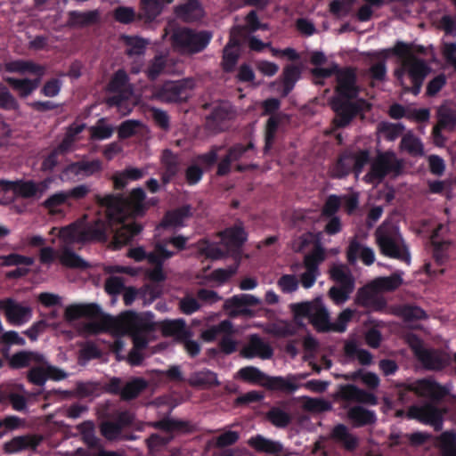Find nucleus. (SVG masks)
Returning a JSON list of instances; mask_svg holds the SVG:
<instances>
[{
	"label": "nucleus",
	"instance_id": "8",
	"mask_svg": "<svg viewBox=\"0 0 456 456\" xmlns=\"http://www.w3.org/2000/svg\"><path fill=\"white\" fill-rule=\"evenodd\" d=\"M375 237L382 255L407 265L411 263L408 247L395 225L391 223H383L376 230Z\"/></svg>",
	"mask_w": 456,
	"mask_h": 456
},
{
	"label": "nucleus",
	"instance_id": "25",
	"mask_svg": "<svg viewBox=\"0 0 456 456\" xmlns=\"http://www.w3.org/2000/svg\"><path fill=\"white\" fill-rule=\"evenodd\" d=\"M346 258L350 265L355 264L360 258L365 265H371L375 261V254L372 248L362 246L354 238L347 247Z\"/></svg>",
	"mask_w": 456,
	"mask_h": 456
},
{
	"label": "nucleus",
	"instance_id": "55",
	"mask_svg": "<svg viewBox=\"0 0 456 456\" xmlns=\"http://www.w3.org/2000/svg\"><path fill=\"white\" fill-rule=\"evenodd\" d=\"M167 65V58L162 54L156 55L149 63L145 74L147 77L154 81L156 80L163 72L164 69Z\"/></svg>",
	"mask_w": 456,
	"mask_h": 456
},
{
	"label": "nucleus",
	"instance_id": "38",
	"mask_svg": "<svg viewBox=\"0 0 456 456\" xmlns=\"http://www.w3.org/2000/svg\"><path fill=\"white\" fill-rule=\"evenodd\" d=\"M437 124L444 130L453 131L456 127V105L444 102L437 109Z\"/></svg>",
	"mask_w": 456,
	"mask_h": 456
},
{
	"label": "nucleus",
	"instance_id": "58",
	"mask_svg": "<svg viewBox=\"0 0 456 456\" xmlns=\"http://www.w3.org/2000/svg\"><path fill=\"white\" fill-rule=\"evenodd\" d=\"M267 419L277 428H286L291 422L290 415L279 407H273L267 413Z\"/></svg>",
	"mask_w": 456,
	"mask_h": 456
},
{
	"label": "nucleus",
	"instance_id": "57",
	"mask_svg": "<svg viewBox=\"0 0 456 456\" xmlns=\"http://www.w3.org/2000/svg\"><path fill=\"white\" fill-rule=\"evenodd\" d=\"M65 204L69 205L68 195L65 191H57L49 196L42 204L50 213H55L59 207Z\"/></svg>",
	"mask_w": 456,
	"mask_h": 456
},
{
	"label": "nucleus",
	"instance_id": "7",
	"mask_svg": "<svg viewBox=\"0 0 456 456\" xmlns=\"http://www.w3.org/2000/svg\"><path fill=\"white\" fill-rule=\"evenodd\" d=\"M395 387L397 399L402 404L411 402L414 395L432 402H441L450 394L447 386H443L431 379H417L412 383H398Z\"/></svg>",
	"mask_w": 456,
	"mask_h": 456
},
{
	"label": "nucleus",
	"instance_id": "10",
	"mask_svg": "<svg viewBox=\"0 0 456 456\" xmlns=\"http://www.w3.org/2000/svg\"><path fill=\"white\" fill-rule=\"evenodd\" d=\"M410 346L414 355L426 370H442L450 365L452 362L448 353L439 349L425 348L422 346V341L415 335L412 337Z\"/></svg>",
	"mask_w": 456,
	"mask_h": 456
},
{
	"label": "nucleus",
	"instance_id": "26",
	"mask_svg": "<svg viewBox=\"0 0 456 456\" xmlns=\"http://www.w3.org/2000/svg\"><path fill=\"white\" fill-rule=\"evenodd\" d=\"M4 70L19 75H45V67L31 60H14L4 64Z\"/></svg>",
	"mask_w": 456,
	"mask_h": 456
},
{
	"label": "nucleus",
	"instance_id": "54",
	"mask_svg": "<svg viewBox=\"0 0 456 456\" xmlns=\"http://www.w3.org/2000/svg\"><path fill=\"white\" fill-rule=\"evenodd\" d=\"M60 261L61 265L69 268L86 269L89 266L80 256L69 248L63 250Z\"/></svg>",
	"mask_w": 456,
	"mask_h": 456
},
{
	"label": "nucleus",
	"instance_id": "22",
	"mask_svg": "<svg viewBox=\"0 0 456 456\" xmlns=\"http://www.w3.org/2000/svg\"><path fill=\"white\" fill-rule=\"evenodd\" d=\"M3 310L9 323L20 326L29 321L32 309L29 306L21 305L12 297L4 299Z\"/></svg>",
	"mask_w": 456,
	"mask_h": 456
},
{
	"label": "nucleus",
	"instance_id": "63",
	"mask_svg": "<svg viewBox=\"0 0 456 456\" xmlns=\"http://www.w3.org/2000/svg\"><path fill=\"white\" fill-rule=\"evenodd\" d=\"M89 131L90 138L96 141L109 139L113 134L112 126L104 125L103 118L99 119L95 126L89 128Z\"/></svg>",
	"mask_w": 456,
	"mask_h": 456
},
{
	"label": "nucleus",
	"instance_id": "2",
	"mask_svg": "<svg viewBox=\"0 0 456 456\" xmlns=\"http://www.w3.org/2000/svg\"><path fill=\"white\" fill-rule=\"evenodd\" d=\"M336 95L330 99V104L336 114L333 119L334 125L338 128H343L365 109H368L369 103L364 99H357L353 102L360 93L354 68H340L336 76Z\"/></svg>",
	"mask_w": 456,
	"mask_h": 456
},
{
	"label": "nucleus",
	"instance_id": "53",
	"mask_svg": "<svg viewBox=\"0 0 456 456\" xmlns=\"http://www.w3.org/2000/svg\"><path fill=\"white\" fill-rule=\"evenodd\" d=\"M239 375L244 381L252 384H260L266 381L268 375L262 372L259 369L254 366L243 367L239 370Z\"/></svg>",
	"mask_w": 456,
	"mask_h": 456
},
{
	"label": "nucleus",
	"instance_id": "27",
	"mask_svg": "<svg viewBox=\"0 0 456 456\" xmlns=\"http://www.w3.org/2000/svg\"><path fill=\"white\" fill-rule=\"evenodd\" d=\"M346 416L354 428L372 426L378 420L374 411L364 408L362 405H354L349 408Z\"/></svg>",
	"mask_w": 456,
	"mask_h": 456
},
{
	"label": "nucleus",
	"instance_id": "39",
	"mask_svg": "<svg viewBox=\"0 0 456 456\" xmlns=\"http://www.w3.org/2000/svg\"><path fill=\"white\" fill-rule=\"evenodd\" d=\"M151 427L167 433H191L192 431V425L189 421L174 419L168 417L151 423Z\"/></svg>",
	"mask_w": 456,
	"mask_h": 456
},
{
	"label": "nucleus",
	"instance_id": "36",
	"mask_svg": "<svg viewBox=\"0 0 456 456\" xmlns=\"http://www.w3.org/2000/svg\"><path fill=\"white\" fill-rule=\"evenodd\" d=\"M188 381L191 387L199 388H210L220 385L216 373L208 369L191 373Z\"/></svg>",
	"mask_w": 456,
	"mask_h": 456
},
{
	"label": "nucleus",
	"instance_id": "23",
	"mask_svg": "<svg viewBox=\"0 0 456 456\" xmlns=\"http://www.w3.org/2000/svg\"><path fill=\"white\" fill-rule=\"evenodd\" d=\"M240 29L234 28L232 30L229 41L223 51L222 67L225 72L233 71L238 60L239 52L235 48L240 46Z\"/></svg>",
	"mask_w": 456,
	"mask_h": 456
},
{
	"label": "nucleus",
	"instance_id": "62",
	"mask_svg": "<svg viewBox=\"0 0 456 456\" xmlns=\"http://www.w3.org/2000/svg\"><path fill=\"white\" fill-rule=\"evenodd\" d=\"M161 163L165 171L178 174L179 172V158L171 150L165 149L161 154Z\"/></svg>",
	"mask_w": 456,
	"mask_h": 456
},
{
	"label": "nucleus",
	"instance_id": "37",
	"mask_svg": "<svg viewBox=\"0 0 456 456\" xmlns=\"http://www.w3.org/2000/svg\"><path fill=\"white\" fill-rule=\"evenodd\" d=\"M295 379L294 376H288L287 378L281 376H268L266 381L263 383V387L268 390L290 394L298 388V385L295 382Z\"/></svg>",
	"mask_w": 456,
	"mask_h": 456
},
{
	"label": "nucleus",
	"instance_id": "11",
	"mask_svg": "<svg viewBox=\"0 0 456 456\" xmlns=\"http://www.w3.org/2000/svg\"><path fill=\"white\" fill-rule=\"evenodd\" d=\"M50 179H45L39 183H36L32 180L28 181H1L0 182V191L4 193L12 192V196L10 201L14 200V195L20 196L24 199H40L43 194L48 190Z\"/></svg>",
	"mask_w": 456,
	"mask_h": 456
},
{
	"label": "nucleus",
	"instance_id": "40",
	"mask_svg": "<svg viewBox=\"0 0 456 456\" xmlns=\"http://www.w3.org/2000/svg\"><path fill=\"white\" fill-rule=\"evenodd\" d=\"M38 441L31 436H19L6 442L4 445V452L7 453H16L27 449H36Z\"/></svg>",
	"mask_w": 456,
	"mask_h": 456
},
{
	"label": "nucleus",
	"instance_id": "12",
	"mask_svg": "<svg viewBox=\"0 0 456 456\" xmlns=\"http://www.w3.org/2000/svg\"><path fill=\"white\" fill-rule=\"evenodd\" d=\"M331 279L338 283L329 290V297L336 304L346 302L354 289V279L350 271L344 265H334L330 269Z\"/></svg>",
	"mask_w": 456,
	"mask_h": 456
},
{
	"label": "nucleus",
	"instance_id": "34",
	"mask_svg": "<svg viewBox=\"0 0 456 456\" xmlns=\"http://www.w3.org/2000/svg\"><path fill=\"white\" fill-rule=\"evenodd\" d=\"M302 74L301 64H287L282 70V96H287L295 87Z\"/></svg>",
	"mask_w": 456,
	"mask_h": 456
},
{
	"label": "nucleus",
	"instance_id": "28",
	"mask_svg": "<svg viewBox=\"0 0 456 456\" xmlns=\"http://www.w3.org/2000/svg\"><path fill=\"white\" fill-rule=\"evenodd\" d=\"M177 17L184 21H197L203 18L204 9L199 0L185 1L175 8Z\"/></svg>",
	"mask_w": 456,
	"mask_h": 456
},
{
	"label": "nucleus",
	"instance_id": "48",
	"mask_svg": "<svg viewBox=\"0 0 456 456\" xmlns=\"http://www.w3.org/2000/svg\"><path fill=\"white\" fill-rule=\"evenodd\" d=\"M77 430L80 433L83 442L89 448H97L99 439L95 436V425L92 420H86L77 426Z\"/></svg>",
	"mask_w": 456,
	"mask_h": 456
},
{
	"label": "nucleus",
	"instance_id": "29",
	"mask_svg": "<svg viewBox=\"0 0 456 456\" xmlns=\"http://www.w3.org/2000/svg\"><path fill=\"white\" fill-rule=\"evenodd\" d=\"M192 215L191 206L183 205L167 211L160 222V226L163 228L183 226L184 220L191 217Z\"/></svg>",
	"mask_w": 456,
	"mask_h": 456
},
{
	"label": "nucleus",
	"instance_id": "64",
	"mask_svg": "<svg viewBox=\"0 0 456 456\" xmlns=\"http://www.w3.org/2000/svg\"><path fill=\"white\" fill-rule=\"evenodd\" d=\"M129 80L128 75L124 69L117 70L108 84V89L112 93H120L126 87Z\"/></svg>",
	"mask_w": 456,
	"mask_h": 456
},
{
	"label": "nucleus",
	"instance_id": "46",
	"mask_svg": "<svg viewBox=\"0 0 456 456\" xmlns=\"http://www.w3.org/2000/svg\"><path fill=\"white\" fill-rule=\"evenodd\" d=\"M148 382L142 378H134L126 382L122 387L121 398L123 400H133L136 398L146 387Z\"/></svg>",
	"mask_w": 456,
	"mask_h": 456
},
{
	"label": "nucleus",
	"instance_id": "3",
	"mask_svg": "<svg viewBox=\"0 0 456 456\" xmlns=\"http://www.w3.org/2000/svg\"><path fill=\"white\" fill-rule=\"evenodd\" d=\"M412 51V44L400 40L396 41L394 47L387 49V52L402 60L401 66L395 70V77L403 91L418 95L430 69L423 60L414 56Z\"/></svg>",
	"mask_w": 456,
	"mask_h": 456
},
{
	"label": "nucleus",
	"instance_id": "16",
	"mask_svg": "<svg viewBox=\"0 0 456 456\" xmlns=\"http://www.w3.org/2000/svg\"><path fill=\"white\" fill-rule=\"evenodd\" d=\"M175 255V251L166 248L165 243H156L154 249L149 253V264L152 269L147 271L146 275L152 282H163L167 275L163 270L164 263Z\"/></svg>",
	"mask_w": 456,
	"mask_h": 456
},
{
	"label": "nucleus",
	"instance_id": "41",
	"mask_svg": "<svg viewBox=\"0 0 456 456\" xmlns=\"http://www.w3.org/2000/svg\"><path fill=\"white\" fill-rule=\"evenodd\" d=\"M145 175V172L138 167H126L122 172H118L113 175L112 180L114 183V189L118 191L123 190L127 181H137L142 179Z\"/></svg>",
	"mask_w": 456,
	"mask_h": 456
},
{
	"label": "nucleus",
	"instance_id": "49",
	"mask_svg": "<svg viewBox=\"0 0 456 456\" xmlns=\"http://www.w3.org/2000/svg\"><path fill=\"white\" fill-rule=\"evenodd\" d=\"M123 42L126 46V53L128 56L143 54L148 44L143 38L134 36H123Z\"/></svg>",
	"mask_w": 456,
	"mask_h": 456
},
{
	"label": "nucleus",
	"instance_id": "52",
	"mask_svg": "<svg viewBox=\"0 0 456 456\" xmlns=\"http://www.w3.org/2000/svg\"><path fill=\"white\" fill-rule=\"evenodd\" d=\"M34 264V258L31 256H27L23 255H20L18 253H11L9 255H2L0 256V266L2 267H9V266H31Z\"/></svg>",
	"mask_w": 456,
	"mask_h": 456
},
{
	"label": "nucleus",
	"instance_id": "32",
	"mask_svg": "<svg viewBox=\"0 0 456 456\" xmlns=\"http://www.w3.org/2000/svg\"><path fill=\"white\" fill-rule=\"evenodd\" d=\"M174 0H140V10L137 14L140 20L147 22L154 20L161 12L165 4Z\"/></svg>",
	"mask_w": 456,
	"mask_h": 456
},
{
	"label": "nucleus",
	"instance_id": "42",
	"mask_svg": "<svg viewBox=\"0 0 456 456\" xmlns=\"http://www.w3.org/2000/svg\"><path fill=\"white\" fill-rule=\"evenodd\" d=\"M159 329L164 337L185 338L188 335L186 323L183 319L165 320L159 323Z\"/></svg>",
	"mask_w": 456,
	"mask_h": 456
},
{
	"label": "nucleus",
	"instance_id": "24",
	"mask_svg": "<svg viewBox=\"0 0 456 456\" xmlns=\"http://www.w3.org/2000/svg\"><path fill=\"white\" fill-rule=\"evenodd\" d=\"M102 314L99 305L90 304H72L68 305L64 311V318L68 322H73L79 318L96 319Z\"/></svg>",
	"mask_w": 456,
	"mask_h": 456
},
{
	"label": "nucleus",
	"instance_id": "5",
	"mask_svg": "<svg viewBox=\"0 0 456 456\" xmlns=\"http://www.w3.org/2000/svg\"><path fill=\"white\" fill-rule=\"evenodd\" d=\"M146 194L143 189H133L127 196L122 193L108 194L98 199V202L114 216L118 224H137L129 217H137L144 215L147 210L145 205Z\"/></svg>",
	"mask_w": 456,
	"mask_h": 456
},
{
	"label": "nucleus",
	"instance_id": "45",
	"mask_svg": "<svg viewBox=\"0 0 456 456\" xmlns=\"http://www.w3.org/2000/svg\"><path fill=\"white\" fill-rule=\"evenodd\" d=\"M325 260V250L320 245L314 246V249L305 256L304 266L306 271L321 274L319 265Z\"/></svg>",
	"mask_w": 456,
	"mask_h": 456
},
{
	"label": "nucleus",
	"instance_id": "17",
	"mask_svg": "<svg viewBox=\"0 0 456 456\" xmlns=\"http://www.w3.org/2000/svg\"><path fill=\"white\" fill-rule=\"evenodd\" d=\"M102 170V163L100 159L76 161L62 169L61 179L63 181L79 180L100 173Z\"/></svg>",
	"mask_w": 456,
	"mask_h": 456
},
{
	"label": "nucleus",
	"instance_id": "44",
	"mask_svg": "<svg viewBox=\"0 0 456 456\" xmlns=\"http://www.w3.org/2000/svg\"><path fill=\"white\" fill-rule=\"evenodd\" d=\"M403 284L400 273H394L389 276L378 277L371 281L372 288L378 291H394Z\"/></svg>",
	"mask_w": 456,
	"mask_h": 456
},
{
	"label": "nucleus",
	"instance_id": "30",
	"mask_svg": "<svg viewBox=\"0 0 456 456\" xmlns=\"http://www.w3.org/2000/svg\"><path fill=\"white\" fill-rule=\"evenodd\" d=\"M31 362L44 364L45 363V357L33 351H19L9 359V367L12 370H19L28 367Z\"/></svg>",
	"mask_w": 456,
	"mask_h": 456
},
{
	"label": "nucleus",
	"instance_id": "35",
	"mask_svg": "<svg viewBox=\"0 0 456 456\" xmlns=\"http://www.w3.org/2000/svg\"><path fill=\"white\" fill-rule=\"evenodd\" d=\"M331 437L342 444L347 452H354L359 444L358 438L348 431L344 424L336 425L331 431Z\"/></svg>",
	"mask_w": 456,
	"mask_h": 456
},
{
	"label": "nucleus",
	"instance_id": "47",
	"mask_svg": "<svg viewBox=\"0 0 456 456\" xmlns=\"http://www.w3.org/2000/svg\"><path fill=\"white\" fill-rule=\"evenodd\" d=\"M251 445L258 452L280 455L283 452V446L280 442L272 441L257 436L251 440Z\"/></svg>",
	"mask_w": 456,
	"mask_h": 456
},
{
	"label": "nucleus",
	"instance_id": "20",
	"mask_svg": "<svg viewBox=\"0 0 456 456\" xmlns=\"http://www.w3.org/2000/svg\"><path fill=\"white\" fill-rule=\"evenodd\" d=\"M379 291L372 288L371 282L358 289L355 297V303L364 307L369 312H384L387 303L386 299L377 293Z\"/></svg>",
	"mask_w": 456,
	"mask_h": 456
},
{
	"label": "nucleus",
	"instance_id": "4",
	"mask_svg": "<svg viewBox=\"0 0 456 456\" xmlns=\"http://www.w3.org/2000/svg\"><path fill=\"white\" fill-rule=\"evenodd\" d=\"M291 311L295 317L308 318L318 332H344L353 317V312L350 309H345L339 314L335 322H330V314L321 297H316L312 302L293 304Z\"/></svg>",
	"mask_w": 456,
	"mask_h": 456
},
{
	"label": "nucleus",
	"instance_id": "43",
	"mask_svg": "<svg viewBox=\"0 0 456 456\" xmlns=\"http://www.w3.org/2000/svg\"><path fill=\"white\" fill-rule=\"evenodd\" d=\"M353 151H344L334 165L333 176L339 179L346 177L353 172Z\"/></svg>",
	"mask_w": 456,
	"mask_h": 456
},
{
	"label": "nucleus",
	"instance_id": "33",
	"mask_svg": "<svg viewBox=\"0 0 456 456\" xmlns=\"http://www.w3.org/2000/svg\"><path fill=\"white\" fill-rule=\"evenodd\" d=\"M100 20L98 10L80 12L70 11L69 12L68 26L71 28H85L94 25Z\"/></svg>",
	"mask_w": 456,
	"mask_h": 456
},
{
	"label": "nucleus",
	"instance_id": "19",
	"mask_svg": "<svg viewBox=\"0 0 456 456\" xmlns=\"http://www.w3.org/2000/svg\"><path fill=\"white\" fill-rule=\"evenodd\" d=\"M260 300L249 294L235 295L224 302V309L229 312V316L235 318L240 315L253 316L254 312L248 306L257 305Z\"/></svg>",
	"mask_w": 456,
	"mask_h": 456
},
{
	"label": "nucleus",
	"instance_id": "31",
	"mask_svg": "<svg viewBox=\"0 0 456 456\" xmlns=\"http://www.w3.org/2000/svg\"><path fill=\"white\" fill-rule=\"evenodd\" d=\"M241 354L246 358L259 356L262 359H270L273 354V350L269 344L255 335L251 337L248 345L242 349Z\"/></svg>",
	"mask_w": 456,
	"mask_h": 456
},
{
	"label": "nucleus",
	"instance_id": "6",
	"mask_svg": "<svg viewBox=\"0 0 456 456\" xmlns=\"http://www.w3.org/2000/svg\"><path fill=\"white\" fill-rule=\"evenodd\" d=\"M122 321L134 344L128 354V361L131 365L139 366L144 359L142 351L148 346L151 335L157 330V324L151 316L142 315L133 311L125 312L122 314Z\"/></svg>",
	"mask_w": 456,
	"mask_h": 456
},
{
	"label": "nucleus",
	"instance_id": "21",
	"mask_svg": "<svg viewBox=\"0 0 456 456\" xmlns=\"http://www.w3.org/2000/svg\"><path fill=\"white\" fill-rule=\"evenodd\" d=\"M233 112L231 106L227 104H218L215 106L211 112L206 117V129L212 133H219L224 131L229 121L232 118Z\"/></svg>",
	"mask_w": 456,
	"mask_h": 456
},
{
	"label": "nucleus",
	"instance_id": "56",
	"mask_svg": "<svg viewBox=\"0 0 456 456\" xmlns=\"http://www.w3.org/2000/svg\"><path fill=\"white\" fill-rule=\"evenodd\" d=\"M399 314L405 322L420 321L428 318L426 312L419 306L404 305L399 309Z\"/></svg>",
	"mask_w": 456,
	"mask_h": 456
},
{
	"label": "nucleus",
	"instance_id": "1",
	"mask_svg": "<svg viewBox=\"0 0 456 456\" xmlns=\"http://www.w3.org/2000/svg\"><path fill=\"white\" fill-rule=\"evenodd\" d=\"M142 230L140 224H118L114 216L106 208L104 216L91 220L81 218L62 227L60 237L77 243H108L111 240L115 248L130 243Z\"/></svg>",
	"mask_w": 456,
	"mask_h": 456
},
{
	"label": "nucleus",
	"instance_id": "61",
	"mask_svg": "<svg viewBox=\"0 0 456 456\" xmlns=\"http://www.w3.org/2000/svg\"><path fill=\"white\" fill-rule=\"evenodd\" d=\"M4 81L15 91L18 92L19 96L26 98L30 95L33 91L28 84V78H15L7 77H4Z\"/></svg>",
	"mask_w": 456,
	"mask_h": 456
},
{
	"label": "nucleus",
	"instance_id": "13",
	"mask_svg": "<svg viewBox=\"0 0 456 456\" xmlns=\"http://www.w3.org/2000/svg\"><path fill=\"white\" fill-rule=\"evenodd\" d=\"M192 86L193 83L189 79L167 81L155 91L154 96L157 100L165 103L186 102L190 97V91Z\"/></svg>",
	"mask_w": 456,
	"mask_h": 456
},
{
	"label": "nucleus",
	"instance_id": "51",
	"mask_svg": "<svg viewBox=\"0 0 456 456\" xmlns=\"http://www.w3.org/2000/svg\"><path fill=\"white\" fill-rule=\"evenodd\" d=\"M443 456H456V433L444 431L438 437Z\"/></svg>",
	"mask_w": 456,
	"mask_h": 456
},
{
	"label": "nucleus",
	"instance_id": "50",
	"mask_svg": "<svg viewBox=\"0 0 456 456\" xmlns=\"http://www.w3.org/2000/svg\"><path fill=\"white\" fill-rule=\"evenodd\" d=\"M400 146L411 156L417 157L422 156L424 154V149L421 141L411 134L403 135L401 140Z\"/></svg>",
	"mask_w": 456,
	"mask_h": 456
},
{
	"label": "nucleus",
	"instance_id": "18",
	"mask_svg": "<svg viewBox=\"0 0 456 456\" xmlns=\"http://www.w3.org/2000/svg\"><path fill=\"white\" fill-rule=\"evenodd\" d=\"M223 244L235 257L240 260V252L243 245L248 240V233L241 223L225 228L220 232Z\"/></svg>",
	"mask_w": 456,
	"mask_h": 456
},
{
	"label": "nucleus",
	"instance_id": "9",
	"mask_svg": "<svg viewBox=\"0 0 456 456\" xmlns=\"http://www.w3.org/2000/svg\"><path fill=\"white\" fill-rule=\"evenodd\" d=\"M213 33L209 30H196L186 27H178L171 36L173 45L190 54L204 51L209 45Z\"/></svg>",
	"mask_w": 456,
	"mask_h": 456
},
{
	"label": "nucleus",
	"instance_id": "60",
	"mask_svg": "<svg viewBox=\"0 0 456 456\" xmlns=\"http://www.w3.org/2000/svg\"><path fill=\"white\" fill-rule=\"evenodd\" d=\"M45 364L46 362L34 366L28 370L27 379L29 383L38 387H43L47 381Z\"/></svg>",
	"mask_w": 456,
	"mask_h": 456
},
{
	"label": "nucleus",
	"instance_id": "14",
	"mask_svg": "<svg viewBox=\"0 0 456 456\" xmlns=\"http://www.w3.org/2000/svg\"><path fill=\"white\" fill-rule=\"evenodd\" d=\"M438 402L426 403L423 405H412L408 409L407 417L411 419H416L419 422L429 425L435 431H440L444 425V409H441L434 403Z\"/></svg>",
	"mask_w": 456,
	"mask_h": 456
},
{
	"label": "nucleus",
	"instance_id": "59",
	"mask_svg": "<svg viewBox=\"0 0 456 456\" xmlns=\"http://www.w3.org/2000/svg\"><path fill=\"white\" fill-rule=\"evenodd\" d=\"M403 130L404 126L402 124L382 122L379 125V132L389 142L397 139L403 134Z\"/></svg>",
	"mask_w": 456,
	"mask_h": 456
},
{
	"label": "nucleus",
	"instance_id": "15",
	"mask_svg": "<svg viewBox=\"0 0 456 456\" xmlns=\"http://www.w3.org/2000/svg\"><path fill=\"white\" fill-rule=\"evenodd\" d=\"M402 168V162L396 158L395 152L387 151L377 156L366 177H369L371 182H381L390 173L399 174Z\"/></svg>",
	"mask_w": 456,
	"mask_h": 456
}]
</instances>
